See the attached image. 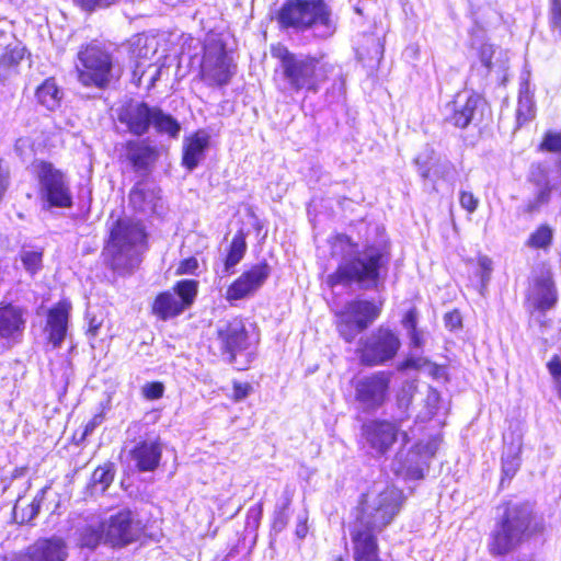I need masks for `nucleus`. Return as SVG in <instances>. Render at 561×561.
<instances>
[{"label": "nucleus", "instance_id": "f257e3e1", "mask_svg": "<svg viewBox=\"0 0 561 561\" xmlns=\"http://www.w3.org/2000/svg\"><path fill=\"white\" fill-rule=\"evenodd\" d=\"M404 500L399 488L385 481L374 482L362 495L356 520L351 529L355 561H380L377 534L393 522Z\"/></svg>", "mask_w": 561, "mask_h": 561}, {"label": "nucleus", "instance_id": "f03ea898", "mask_svg": "<svg viewBox=\"0 0 561 561\" xmlns=\"http://www.w3.org/2000/svg\"><path fill=\"white\" fill-rule=\"evenodd\" d=\"M331 255L337 267L327 277L329 287L356 284L362 289H378L383 285L388 259L380 249L369 245L359 250L348 236L336 234L331 239Z\"/></svg>", "mask_w": 561, "mask_h": 561}, {"label": "nucleus", "instance_id": "7ed1b4c3", "mask_svg": "<svg viewBox=\"0 0 561 561\" xmlns=\"http://www.w3.org/2000/svg\"><path fill=\"white\" fill-rule=\"evenodd\" d=\"M528 504H508L490 534L488 549L493 557L506 556L540 531Z\"/></svg>", "mask_w": 561, "mask_h": 561}, {"label": "nucleus", "instance_id": "20e7f679", "mask_svg": "<svg viewBox=\"0 0 561 561\" xmlns=\"http://www.w3.org/2000/svg\"><path fill=\"white\" fill-rule=\"evenodd\" d=\"M146 233L140 222L118 219L103 250L105 263L118 274L129 273L140 263Z\"/></svg>", "mask_w": 561, "mask_h": 561}, {"label": "nucleus", "instance_id": "39448f33", "mask_svg": "<svg viewBox=\"0 0 561 561\" xmlns=\"http://www.w3.org/2000/svg\"><path fill=\"white\" fill-rule=\"evenodd\" d=\"M278 21L285 27H314L317 35L322 38L335 32L331 11L323 0H287L278 13Z\"/></svg>", "mask_w": 561, "mask_h": 561}, {"label": "nucleus", "instance_id": "423d86ee", "mask_svg": "<svg viewBox=\"0 0 561 561\" xmlns=\"http://www.w3.org/2000/svg\"><path fill=\"white\" fill-rule=\"evenodd\" d=\"M76 66L78 80L84 87L104 89L114 78V62L111 53L101 44L92 42L78 51Z\"/></svg>", "mask_w": 561, "mask_h": 561}, {"label": "nucleus", "instance_id": "0eeeda50", "mask_svg": "<svg viewBox=\"0 0 561 561\" xmlns=\"http://www.w3.org/2000/svg\"><path fill=\"white\" fill-rule=\"evenodd\" d=\"M280 76L284 90L294 92H317L322 77L318 60L310 56L295 55L287 49H279Z\"/></svg>", "mask_w": 561, "mask_h": 561}, {"label": "nucleus", "instance_id": "6e6552de", "mask_svg": "<svg viewBox=\"0 0 561 561\" xmlns=\"http://www.w3.org/2000/svg\"><path fill=\"white\" fill-rule=\"evenodd\" d=\"M232 58L226 50L221 36L208 33L204 39V55L201 64L203 80L209 85H225L233 76Z\"/></svg>", "mask_w": 561, "mask_h": 561}, {"label": "nucleus", "instance_id": "1a4fd4ad", "mask_svg": "<svg viewBox=\"0 0 561 561\" xmlns=\"http://www.w3.org/2000/svg\"><path fill=\"white\" fill-rule=\"evenodd\" d=\"M38 195L44 209L67 208L72 205V195L64 173L50 163L41 162L37 167Z\"/></svg>", "mask_w": 561, "mask_h": 561}, {"label": "nucleus", "instance_id": "9d476101", "mask_svg": "<svg viewBox=\"0 0 561 561\" xmlns=\"http://www.w3.org/2000/svg\"><path fill=\"white\" fill-rule=\"evenodd\" d=\"M381 307L369 300H352L337 316V330L346 342L367 329L380 314Z\"/></svg>", "mask_w": 561, "mask_h": 561}, {"label": "nucleus", "instance_id": "9b49d317", "mask_svg": "<svg viewBox=\"0 0 561 561\" xmlns=\"http://www.w3.org/2000/svg\"><path fill=\"white\" fill-rule=\"evenodd\" d=\"M400 346L401 342L398 335L393 331L380 327L365 340H360V360L368 366L381 365L392 359Z\"/></svg>", "mask_w": 561, "mask_h": 561}, {"label": "nucleus", "instance_id": "f8f14e48", "mask_svg": "<svg viewBox=\"0 0 561 561\" xmlns=\"http://www.w3.org/2000/svg\"><path fill=\"white\" fill-rule=\"evenodd\" d=\"M481 106L480 96L467 91L460 92L444 105L443 116L446 123L458 128H466L470 124L479 122Z\"/></svg>", "mask_w": 561, "mask_h": 561}, {"label": "nucleus", "instance_id": "ddd939ff", "mask_svg": "<svg viewBox=\"0 0 561 561\" xmlns=\"http://www.w3.org/2000/svg\"><path fill=\"white\" fill-rule=\"evenodd\" d=\"M105 524V543L112 547H123L136 541L141 533V523L129 510H123L112 515Z\"/></svg>", "mask_w": 561, "mask_h": 561}, {"label": "nucleus", "instance_id": "4468645a", "mask_svg": "<svg viewBox=\"0 0 561 561\" xmlns=\"http://www.w3.org/2000/svg\"><path fill=\"white\" fill-rule=\"evenodd\" d=\"M363 437L374 456L385 455L397 440L399 426L388 421L374 420L363 425Z\"/></svg>", "mask_w": 561, "mask_h": 561}, {"label": "nucleus", "instance_id": "2eb2a0df", "mask_svg": "<svg viewBox=\"0 0 561 561\" xmlns=\"http://www.w3.org/2000/svg\"><path fill=\"white\" fill-rule=\"evenodd\" d=\"M270 274L271 267L265 262L252 266L228 287L225 295L226 299L234 301L253 295L263 286Z\"/></svg>", "mask_w": 561, "mask_h": 561}, {"label": "nucleus", "instance_id": "dca6fc26", "mask_svg": "<svg viewBox=\"0 0 561 561\" xmlns=\"http://www.w3.org/2000/svg\"><path fill=\"white\" fill-rule=\"evenodd\" d=\"M390 378L382 371L358 380L355 386L356 399L368 409H377L386 401Z\"/></svg>", "mask_w": 561, "mask_h": 561}, {"label": "nucleus", "instance_id": "f3484780", "mask_svg": "<svg viewBox=\"0 0 561 561\" xmlns=\"http://www.w3.org/2000/svg\"><path fill=\"white\" fill-rule=\"evenodd\" d=\"M217 340L222 353L229 354V360L233 362L236 353L247 347L248 333L242 320L234 318L231 321L219 323Z\"/></svg>", "mask_w": 561, "mask_h": 561}, {"label": "nucleus", "instance_id": "a211bd4d", "mask_svg": "<svg viewBox=\"0 0 561 561\" xmlns=\"http://www.w3.org/2000/svg\"><path fill=\"white\" fill-rule=\"evenodd\" d=\"M27 312L13 304H0V339L16 343L26 327Z\"/></svg>", "mask_w": 561, "mask_h": 561}, {"label": "nucleus", "instance_id": "6ab92c4d", "mask_svg": "<svg viewBox=\"0 0 561 561\" xmlns=\"http://www.w3.org/2000/svg\"><path fill=\"white\" fill-rule=\"evenodd\" d=\"M558 294L549 272H542L533 280L527 302L529 307L538 311H547L556 306Z\"/></svg>", "mask_w": 561, "mask_h": 561}, {"label": "nucleus", "instance_id": "aec40b11", "mask_svg": "<svg viewBox=\"0 0 561 561\" xmlns=\"http://www.w3.org/2000/svg\"><path fill=\"white\" fill-rule=\"evenodd\" d=\"M118 119L128 130L137 136L146 134L152 125L153 107L144 102H133L122 108Z\"/></svg>", "mask_w": 561, "mask_h": 561}, {"label": "nucleus", "instance_id": "412c9836", "mask_svg": "<svg viewBox=\"0 0 561 561\" xmlns=\"http://www.w3.org/2000/svg\"><path fill=\"white\" fill-rule=\"evenodd\" d=\"M66 545L62 539L42 538L30 546L20 561H65Z\"/></svg>", "mask_w": 561, "mask_h": 561}, {"label": "nucleus", "instance_id": "4be33fe9", "mask_svg": "<svg viewBox=\"0 0 561 561\" xmlns=\"http://www.w3.org/2000/svg\"><path fill=\"white\" fill-rule=\"evenodd\" d=\"M131 206L138 211L160 215L163 210L161 191L147 183H138L129 194Z\"/></svg>", "mask_w": 561, "mask_h": 561}, {"label": "nucleus", "instance_id": "5701e85b", "mask_svg": "<svg viewBox=\"0 0 561 561\" xmlns=\"http://www.w3.org/2000/svg\"><path fill=\"white\" fill-rule=\"evenodd\" d=\"M162 456V445L156 440L139 442L131 450L130 458L141 472L153 471L158 468Z\"/></svg>", "mask_w": 561, "mask_h": 561}, {"label": "nucleus", "instance_id": "b1692460", "mask_svg": "<svg viewBox=\"0 0 561 561\" xmlns=\"http://www.w3.org/2000/svg\"><path fill=\"white\" fill-rule=\"evenodd\" d=\"M126 159L137 172H147L158 158L156 147L145 140H130L125 145Z\"/></svg>", "mask_w": 561, "mask_h": 561}, {"label": "nucleus", "instance_id": "393cba45", "mask_svg": "<svg viewBox=\"0 0 561 561\" xmlns=\"http://www.w3.org/2000/svg\"><path fill=\"white\" fill-rule=\"evenodd\" d=\"M70 305L68 302H59L49 310L47 318L46 330L48 332V340L54 347H59L65 340Z\"/></svg>", "mask_w": 561, "mask_h": 561}, {"label": "nucleus", "instance_id": "a878e982", "mask_svg": "<svg viewBox=\"0 0 561 561\" xmlns=\"http://www.w3.org/2000/svg\"><path fill=\"white\" fill-rule=\"evenodd\" d=\"M209 146V135L205 130H198L185 138L183 142V165L190 171L194 170L205 158Z\"/></svg>", "mask_w": 561, "mask_h": 561}, {"label": "nucleus", "instance_id": "bb28decb", "mask_svg": "<svg viewBox=\"0 0 561 561\" xmlns=\"http://www.w3.org/2000/svg\"><path fill=\"white\" fill-rule=\"evenodd\" d=\"M414 162L420 175L432 182H436L437 178H445L451 169L448 161H434V150L431 148H425L419 153Z\"/></svg>", "mask_w": 561, "mask_h": 561}, {"label": "nucleus", "instance_id": "cd10ccee", "mask_svg": "<svg viewBox=\"0 0 561 561\" xmlns=\"http://www.w3.org/2000/svg\"><path fill=\"white\" fill-rule=\"evenodd\" d=\"M24 58V48L20 45H8L0 55V84L10 82L19 75V67Z\"/></svg>", "mask_w": 561, "mask_h": 561}, {"label": "nucleus", "instance_id": "c85d7f7f", "mask_svg": "<svg viewBox=\"0 0 561 561\" xmlns=\"http://www.w3.org/2000/svg\"><path fill=\"white\" fill-rule=\"evenodd\" d=\"M184 304L178 296L170 293H161L152 304V312L161 320H167L179 316L184 311Z\"/></svg>", "mask_w": 561, "mask_h": 561}, {"label": "nucleus", "instance_id": "c756f323", "mask_svg": "<svg viewBox=\"0 0 561 561\" xmlns=\"http://www.w3.org/2000/svg\"><path fill=\"white\" fill-rule=\"evenodd\" d=\"M37 101L49 111L56 110L60 105L62 92L57 87L54 79H46L36 90Z\"/></svg>", "mask_w": 561, "mask_h": 561}, {"label": "nucleus", "instance_id": "7c9ffc66", "mask_svg": "<svg viewBox=\"0 0 561 561\" xmlns=\"http://www.w3.org/2000/svg\"><path fill=\"white\" fill-rule=\"evenodd\" d=\"M247 251V242L244 237L239 233L233 237L228 255L225 260L224 275H229L233 272L234 266L243 259Z\"/></svg>", "mask_w": 561, "mask_h": 561}, {"label": "nucleus", "instance_id": "2f4dec72", "mask_svg": "<svg viewBox=\"0 0 561 561\" xmlns=\"http://www.w3.org/2000/svg\"><path fill=\"white\" fill-rule=\"evenodd\" d=\"M152 126L158 133L167 134L173 138H176L181 130L179 122L159 107H153Z\"/></svg>", "mask_w": 561, "mask_h": 561}, {"label": "nucleus", "instance_id": "473e14b6", "mask_svg": "<svg viewBox=\"0 0 561 561\" xmlns=\"http://www.w3.org/2000/svg\"><path fill=\"white\" fill-rule=\"evenodd\" d=\"M105 524L88 525L80 531V543L83 547L94 549L102 541L105 542Z\"/></svg>", "mask_w": 561, "mask_h": 561}, {"label": "nucleus", "instance_id": "72a5a7b5", "mask_svg": "<svg viewBox=\"0 0 561 561\" xmlns=\"http://www.w3.org/2000/svg\"><path fill=\"white\" fill-rule=\"evenodd\" d=\"M198 283L193 279L180 280L174 287V295L178 296L179 300L184 304V309L190 307L197 294Z\"/></svg>", "mask_w": 561, "mask_h": 561}, {"label": "nucleus", "instance_id": "f704fd0d", "mask_svg": "<svg viewBox=\"0 0 561 561\" xmlns=\"http://www.w3.org/2000/svg\"><path fill=\"white\" fill-rule=\"evenodd\" d=\"M23 267L31 275H35L43 267V251L23 249L20 253Z\"/></svg>", "mask_w": 561, "mask_h": 561}, {"label": "nucleus", "instance_id": "c9c22d12", "mask_svg": "<svg viewBox=\"0 0 561 561\" xmlns=\"http://www.w3.org/2000/svg\"><path fill=\"white\" fill-rule=\"evenodd\" d=\"M538 192L536 196L530 199L526 206L527 213H535L539 210V208L542 205H546L550 201V194H551V186L549 184L548 180H543V182L540 184L538 183Z\"/></svg>", "mask_w": 561, "mask_h": 561}, {"label": "nucleus", "instance_id": "e433bc0d", "mask_svg": "<svg viewBox=\"0 0 561 561\" xmlns=\"http://www.w3.org/2000/svg\"><path fill=\"white\" fill-rule=\"evenodd\" d=\"M552 230L549 226L542 225L528 239V245L536 249H546L551 244Z\"/></svg>", "mask_w": 561, "mask_h": 561}, {"label": "nucleus", "instance_id": "4c0bfd02", "mask_svg": "<svg viewBox=\"0 0 561 561\" xmlns=\"http://www.w3.org/2000/svg\"><path fill=\"white\" fill-rule=\"evenodd\" d=\"M114 480V470L111 466L98 467L93 473L91 481L95 488L100 486V491L104 492Z\"/></svg>", "mask_w": 561, "mask_h": 561}, {"label": "nucleus", "instance_id": "58836bf2", "mask_svg": "<svg viewBox=\"0 0 561 561\" xmlns=\"http://www.w3.org/2000/svg\"><path fill=\"white\" fill-rule=\"evenodd\" d=\"M427 367L428 368V371L433 375H436L439 370V368L430 363L426 358H423V357H409L407 358L404 362H402L399 366V369L400 370H405V369H423Z\"/></svg>", "mask_w": 561, "mask_h": 561}, {"label": "nucleus", "instance_id": "ea45409f", "mask_svg": "<svg viewBox=\"0 0 561 561\" xmlns=\"http://www.w3.org/2000/svg\"><path fill=\"white\" fill-rule=\"evenodd\" d=\"M539 149L541 151L561 152V133L548 131L546 133Z\"/></svg>", "mask_w": 561, "mask_h": 561}, {"label": "nucleus", "instance_id": "a19ab883", "mask_svg": "<svg viewBox=\"0 0 561 561\" xmlns=\"http://www.w3.org/2000/svg\"><path fill=\"white\" fill-rule=\"evenodd\" d=\"M516 115L519 123H526L534 117L533 101L529 96L519 98Z\"/></svg>", "mask_w": 561, "mask_h": 561}, {"label": "nucleus", "instance_id": "79ce46f5", "mask_svg": "<svg viewBox=\"0 0 561 561\" xmlns=\"http://www.w3.org/2000/svg\"><path fill=\"white\" fill-rule=\"evenodd\" d=\"M439 401H440L439 392L436 389L428 387L427 392H426V398H425V407L427 410L425 415L427 417H432L436 413V411L438 409Z\"/></svg>", "mask_w": 561, "mask_h": 561}, {"label": "nucleus", "instance_id": "37998d69", "mask_svg": "<svg viewBox=\"0 0 561 561\" xmlns=\"http://www.w3.org/2000/svg\"><path fill=\"white\" fill-rule=\"evenodd\" d=\"M460 206L469 214L476 211L479 205V198L476 197L471 192L460 191L459 193Z\"/></svg>", "mask_w": 561, "mask_h": 561}, {"label": "nucleus", "instance_id": "c03bdc74", "mask_svg": "<svg viewBox=\"0 0 561 561\" xmlns=\"http://www.w3.org/2000/svg\"><path fill=\"white\" fill-rule=\"evenodd\" d=\"M144 397L148 400H156L163 396L164 386L161 382H148L141 388Z\"/></svg>", "mask_w": 561, "mask_h": 561}, {"label": "nucleus", "instance_id": "a18cd8bd", "mask_svg": "<svg viewBox=\"0 0 561 561\" xmlns=\"http://www.w3.org/2000/svg\"><path fill=\"white\" fill-rule=\"evenodd\" d=\"M73 2L85 11H94L100 8L110 7L113 0H73Z\"/></svg>", "mask_w": 561, "mask_h": 561}, {"label": "nucleus", "instance_id": "49530a36", "mask_svg": "<svg viewBox=\"0 0 561 561\" xmlns=\"http://www.w3.org/2000/svg\"><path fill=\"white\" fill-rule=\"evenodd\" d=\"M547 367H548L549 373L553 377L556 383L558 385L559 390L561 391V359H560V357L553 356L549 360Z\"/></svg>", "mask_w": 561, "mask_h": 561}, {"label": "nucleus", "instance_id": "de8ad7c7", "mask_svg": "<svg viewBox=\"0 0 561 561\" xmlns=\"http://www.w3.org/2000/svg\"><path fill=\"white\" fill-rule=\"evenodd\" d=\"M252 392V386L249 382H233V400L241 401Z\"/></svg>", "mask_w": 561, "mask_h": 561}, {"label": "nucleus", "instance_id": "09e8293b", "mask_svg": "<svg viewBox=\"0 0 561 561\" xmlns=\"http://www.w3.org/2000/svg\"><path fill=\"white\" fill-rule=\"evenodd\" d=\"M550 22L552 26H561V0H550Z\"/></svg>", "mask_w": 561, "mask_h": 561}, {"label": "nucleus", "instance_id": "8fccbe9b", "mask_svg": "<svg viewBox=\"0 0 561 561\" xmlns=\"http://www.w3.org/2000/svg\"><path fill=\"white\" fill-rule=\"evenodd\" d=\"M199 264L196 257H188L183 260L179 267L178 273L179 274H194L196 270L198 268Z\"/></svg>", "mask_w": 561, "mask_h": 561}, {"label": "nucleus", "instance_id": "3c124183", "mask_svg": "<svg viewBox=\"0 0 561 561\" xmlns=\"http://www.w3.org/2000/svg\"><path fill=\"white\" fill-rule=\"evenodd\" d=\"M493 46L489 44H484L480 48V60L481 62L490 69L492 66V58H493Z\"/></svg>", "mask_w": 561, "mask_h": 561}, {"label": "nucleus", "instance_id": "603ef678", "mask_svg": "<svg viewBox=\"0 0 561 561\" xmlns=\"http://www.w3.org/2000/svg\"><path fill=\"white\" fill-rule=\"evenodd\" d=\"M445 324L447 328L454 330L461 327V316L458 311L448 312L445 314Z\"/></svg>", "mask_w": 561, "mask_h": 561}, {"label": "nucleus", "instance_id": "864d4df0", "mask_svg": "<svg viewBox=\"0 0 561 561\" xmlns=\"http://www.w3.org/2000/svg\"><path fill=\"white\" fill-rule=\"evenodd\" d=\"M479 266L482 271L481 280L484 284L489 279L490 273L492 271V261L486 256H481L479 259Z\"/></svg>", "mask_w": 561, "mask_h": 561}, {"label": "nucleus", "instance_id": "5fc2aeb1", "mask_svg": "<svg viewBox=\"0 0 561 561\" xmlns=\"http://www.w3.org/2000/svg\"><path fill=\"white\" fill-rule=\"evenodd\" d=\"M416 322H417V320H416V311H415L414 309L409 310V311L405 313V316H404V318H403V320H402V324H403V327H404L409 332L414 331V330H417V328H416Z\"/></svg>", "mask_w": 561, "mask_h": 561}, {"label": "nucleus", "instance_id": "6e6d98bb", "mask_svg": "<svg viewBox=\"0 0 561 561\" xmlns=\"http://www.w3.org/2000/svg\"><path fill=\"white\" fill-rule=\"evenodd\" d=\"M88 333L92 336H96L99 333V329L102 325V321L98 320L96 317L88 314Z\"/></svg>", "mask_w": 561, "mask_h": 561}, {"label": "nucleus", "instance_id": "4d7b16f0", "mask_svg": "<svg viewBox=\"0 0 561 561\" xmlns=\"http://www.w3.org/2000/svg\"><path fill=\"white\" fill-rule=\"evenodd\" d=\"M409 337L411 341V345L415 348H420L424 344V335L423 332L420 330H414L409 332Z\"/></svg>", "mask_w": 561, "mask_h": 561}, {"label": "nucleus", "instance_id": "13d9d810", "mask_svg": "<svg viewBox=\"0 0 561 561\" xmlns=\"http://www.w3.org/2000/svg\"><path fill=\"white\" fill-rule=\"evenodd\" d=\"M8 185H9V174H8L7 170H4L0 165V199L2 198L4 192L7 191Z\"/></svg>", "mask_w": 561, "mask_h": 561}, {"label": "nucleus", "instance_id": "bf43d9fd", "mask_svg": "<svg viewBox=\"0 0 561 561\" xmlns=\"http://www.w3.org/2000/svg\"><path fill=\"white\" fill-rule=\"evenodd\" d=\"M412 387L410 386L408 390L403 389L402 396L399 397V405L404 407L405 409L410 405L412 400L411 394Z\"/></svg>", "mask_w": 561, "mask_h": 561}, {"label": "nucleus", "instance_id": "052dcab7", "mask_svg": "<svg viewBox=\"0 0 561 561\" xmlns=\"http://www.w3.org/2000/svg\"><path fill=\"white\" fill-rule=\"evenodd\" d=\"M286 524H287V519H286L285 515L283 513H279L274 519L273 528L276 531H282L285 528Z\"/></svg>", "mask_w": 561, "mask_h": 561}, {"label": "nucleus", "instance_id": "680f3d73", "mask_svg": "<svg viewBox=\"0 0 561 561\" xmlns=\"http://www.w3.org/2000/svg\"><path fill=\"white\" fill-rule=\"evenodd\" d=\"M103 421V416L101 414L95 415L87 425L85 433L92 432L96 426H99Z\"/></svg>", "mask_w": 561, "mask_h": 561}, {"label": "nucleus", "instance_id": "e2e57ef3", "mask_svg": "<svg viewBox=\"0 0 561 561\" xmlns=\"http://www.w3.org/2000/svg\"><path fill=\"white\" fill-rule=\"evenodd\" d=\"M42 496L38 499L37 496L34 499L33 503H32V514L35 515L38 513L39 511V506H41V502H42Z\"/></svg>", "mask_w": 561, "mask_h": 561}, {"label": "nucleus", "instance_id": "0e129e2a", "mask_svg": "<svg viewBox=\"0 0 561 561\" xmlns=\"http://www.w3.org/2000/svg\"><path fill=\"white\" fill-rule=\"evenodd\" d=\"M411 476L414 479H421L423 477V473L421 469H416L411 472Z\"/></svg>", "mask_w": 561, "mask_h": 561}, {"label": "nucleus", "instance_id": "69168bd1", "mask_svg": "<svg viewBox=\"0 0 561 561\" xmlns=\"http://www.w3.org/2000/svg\"><path fill=\"white\" fill-rule=\"evenodd\" d=\"M377 54L382 55V46L379 43H377Z\"/></svg>", "mask_w": 561, "mask_h": 561}, {"label": "nucleus", "instance_id": "338daca9", "mask_svg": "<svg viewBox=\"0 0 561 561\" xmlns=\"http://www.w3.org/2000/svg\"><path fill=\"white\" fill-rule=\"evenodd\" d=\"M402 438H403L404 442H408V435H407L405 432H402Z\"/></svg>", "mask_w": 561, "mask_h": 561}, {"label": "nucleus", "instance_id": "774afa93", "mask_svg": "<svg viewBox=\"0 0 561 561\" xmlns=\"http://www.w3.org/2000/svg\"><path fill=\"white\" fill-rule=\"evenodd\" d=\"M297 535H299V536H301V537H302V536H304L302 530H298V531H297Z\"/></svg>", "mask_w": 561, "mask_h": 561}]
</instances>
